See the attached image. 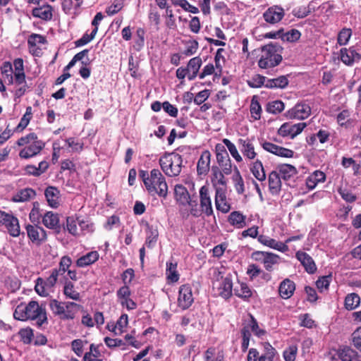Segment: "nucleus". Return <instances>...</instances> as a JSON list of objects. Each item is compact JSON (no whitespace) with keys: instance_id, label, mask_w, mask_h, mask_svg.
I'll return each mask as SVG.
<instances>
[{"instance_id":"48","label":"nucleus","mask_w":361,"mask_h":361,"mask_svg":"<svg viewBox=\"0 0 361 361\" xmlns=\"http://www.w3.org/2000/svg\"><path fill=\"white\" fill-rule=\"evenodd\" d=\"M342 361H357V353L349 347L343 348L339 353Z\"/></svg>"},{"instance_id":"50","label":"nucleus","mask_w":361,"mask_h":361,"mask_svg":"<svg viewBox=\"0 0 361 361\" xmlns=\"http://www.w3.org/2000/svg\"><path fill=\"white\" fill-rule=\"evenodd\" d=\"M223 143L227 147L230 154L238 163H240L243 161L242 156L240 154L237 147L233 142H231L228 139L224 138L223 140Z\"/></svg>"},{"instance_id":"9","label":"nucleus","mask_w":361,"mask_h":361,"mask_svg":"<svg viewBox=\"0 0 361 361\" xmlns=\"http://www.w3.org/2000/svg\"><path fill=\"white\" fill-rule=\"evenodd\" d=\"M255 137H240L238 140V145L244 158L247 161L257 159V153L255 147Z\"/></svg>"},{"instance_id":"53","label":"nucleus","mask_w":361,"mask_h":361,"mask_svg":"<svg viewBox=\"0 0 361 361\" xmlns=\"http://www.w3.org/2000/svg\"><path fill=\"white\" fill-rule=\"evenodd\" d=\"M284 103L281 100H275L267 104L266 110L267 112L277 114L284 109Z\"/></svg>"},{"instance_id":"37","label":"nucleus","mask_w":361,"mask_h":361,"mask_svg":"<svg viewBox=\"0 0 361 361\" xmlns=\"http://www.w3.org/2000/svg\"><path fill=\"white\" fill-rule=\"evenodd\" d=\"M166 274L169 283H174L177 282L180 278V274L177 271V263L167 262Z\"/></svg>"},{"instance_id":"52","label":"nucleus","mask_w":361,"mask_h":361,"mask_svg":"<svg viewBox=\"0 0 361 361\" xmlns=\"http://www.w3.org/2000/svg\"><path fill=\"white\" fill-rule=\"evenodd\" d=\"M174 6H180L185 11L192 13H198L200 12L197 7L191 5L187 0H171Z\"/></svg>"},{"instance_id":"35","label":"nucleus","mask_w":361,"mask_h":361,"mask_svg":"<svg viewBox=\"0 0 361 361\" xmlns=\"http://www.w3.org/2000/svg\"><path fill=\"white\" fill-rule=\"evenodd\" d=\"M289 81L286 75H281L276 78L267 79L265 87L269 89H284L288 85Z\"/></svg>"},{"instance_id":"5","label":"nucleus","mask_w":361,"mask_h":361,"mask_svg":"<svg viewBox=\"0 0 361 361\" xmlns=\"http://www.w3.org/2000/svg\"><path fill=\"white\" fill-rule=\"evenodd\" d=\"M174 197L178 203L181 205H189L190 214L194 217H199V210L197 200H192L188 189L182 184H176L174 187Z\"/></svg>"},{"instance_id":"59","label":"nucleus","mask_w":361,"mask_h":361,"mask_svg":"<svg viewBox=\"0 0 361 361\" xmlns=\"http://www.w3.org/2000/svg\"><path fill=\"white\" fill-rule=\"evenodd\" d=\"M267 78L259 74L254 75L250 80H247V85L252 88H259L262 86L265 87Z\"/></svg>"},{"instance_id":"40","label":"nucleus","mask_w":361,"mask_h":361,"mask_svg":"<svg viewBox=\"0 0 361 361\" xmlns=\"http://www.w3.org/2000/svg\"><path fill=\"white\" fill-rule=\"evenodd\" d=\"M63 291L66 298L75 301H80V294L75 290V286L71 281H66Z\"/></svg>"},{"instance_id":"36","label":"nucleus","mask_w":361,"mask_h":361,"mask_svg":"<svg viewBox=\"0 0 361 361\" xmlns=\"http://www.w3.org/2000/svg\"><path fill=\"white\" fill-rule=\"evenodd\" d=\"M26 229L29 238L33 242L39 243L41 239L45 236V231L42 227L28 225Z\"/></svg>"},{"instance_id":"32","label":"nucleus","mask_w":361,"mask_h":361,"mask_svg":"<svg viewBox=\"0 0 361 361\" xmlns=\"http://www.w3.org/2000/svg\"><path fill=\"white\" fill-rule=\"evenodd\" d=\"M99 255L97 251H91L79 257L75 262L78 267H85L92 264L99 259Z\"/></svg>"},{"instance_id":"44","label":"nucleus","mask_w":361,"mask_h":361,"mask_svg":"<svg viewBox=\"0 0 361 361\" xmlns=\"http://www.w3.org/2000/svg\"><path fill=\"white\" fill-rule=\"evenodd\" d=\"M264 353L260 355L259 361H274L277 352L276 349L269 343H264Z\"/></svg>"},{"instance_id":"11","label":"nucleus","mask_w":361,"mask_h":361,"mask_svg":"<svg viewBox=\"0 0 361 361\" xmlns=\"http://www.w3.org/2000/svg\"><path fill=\"white\" fill-rule=\"evenodd\" d=\"M215 152L216 161L220 167L222 168L224 173L228 175L232 171V166L228 153L222 144L218 143L215 146Z\"/></svg>"},{"instance_id":"51","label":"nucleus","mask_w":361,"mask_h":361,"mask_svg":"<svg viewBox=\"0 0 361 361\" xmlns=\"http://www.w3.org/2000/svg\"><path fill=\"white\" fill-rule=\"evenodd\" d=\"M49 307L54 315L58 316L61 319H62L65 310V303L56 300H51L49 302Z\"/></svg>"},{"instance_id":"61","label":"nucleus","mask_w":361,"mask_h":361,"mask_svg":"<svg viewBox=\"0 0 361 361\" xmlns=\"http://www.w3.org/2000/svg\"><path fill=\"white\" fill-rule=\"evenodd\" d=\"M331 281V275L319 277L316 281L317 288L320 292H322L324 290H328Z\"/></svg>"},{"instance_id":"15","label":"nucleus","mask_w":361,"mask_h":361,"mask_svg":"<svg viewBox=\"0 0 361 361\" xmlns=\"http://www.w3.org/2000/svg\"><path fill=\"white\" fill-rule=\"evenodd\" d=\"M215 206L218 211H220L224 214H226L231 210V206L227 199L226 189L219 187H216Z\"/></svg>"},{"instance_id":"17","label":"nucleus","mask_w":361,"mask_h":361,"mask_svg":"<svg viewBox=\"0 0 361 361\" xmlns=\"http://www.w3.org/2000/svg\"><path fill=\"white\" fill-rule=\"evenodd\" d=\"M306 126L305 123H299L293 125L285 123L279 128L278 133L283 137L290 136L291 138H294L303 130Z\"/></svg>"},{"instance_id":"54","label":"nucleus","mask_w":361,"mask_h":361,"mask_svg":"<svg viewBox=\"0 0 361 361\" xmlns=\"http://www.w3.org/2000/svg\"><path fill=\"white\" fill-rule=\"evenodd\" d=\"M301 36L300 32L297 29H291L290 30L282 32L281 39L284 42H297Z\"/></svg>"},{"instance_id":"22","label":"nucleus","mask_w":361,"mask_h":361,"mask_svg":"<svg viewBox=\"0 0 361 361\" xmlns=\"http://www.w3.org/2000/svg\"><path fill=\"white\" fill-rule=\"evenodd\" d=\"M295 290V283L289 279L282 281L279 287V293L281 298L287 300L292 297Z\"/></svg>"},{"instance_id":"57","label":"nucleus","mask_w":361,"mask_h":361,"mask_svg":"<svg viewBox=\"0 0 361 361\" xmlns=\"http://www.w3.org/2000/svg\"><path fill=\"white\" fill-rule=\"evenodd\" d=\"M159 232L157 229L152 226H148V234L145 240V245L149 247H152L157 241Z\"/></svg>"},{"instance_id":"43","label":"nucleus","mask_w":361,"mask_h":361,"mask_svg":"<svg viewBox=\"0 0 361 361\" xmlns=\"http://www.w3.org/2000/svg\"><path fill=\"white\" fill-rule=\"evenodd\" d=\"M101 353L99 350V346L92 343L90 346V351L87 352L83 357V361H103L99 358Z\"/></svg>"},{"instance_id":"45","label":"nucleus","mask_w":361,"mask_h":361,"mask_svg":"<svg viewBox=\"0 0 361 361\" xmlns=\"http://www.w3.org/2000/svg\"><path fill=\"white\" fill-rule=\"evenodd\" d=\"M39 204L37 202L33 203V207L30 213V219L32 223H42L45 225V215L42 216L39 212Z\"/></svg>"},{"instance_id":"38","label":"nucleus","mask_w":361,"mask_h":361,"mask_svg":"<svg viewBox=\"0 0 361 361\" xmlns=\"http://www.w3.org/2000/svg\"><path fill=\"white\" fill-rule=\"evenodd\" d=\"M212 177L211 180L214 185H226V180L224 176V173L219 169L218 166H213L211 169Z\"/></svg>"},{"instance_id":"26","label":"nucleus","mask_w":361,"mask_h":361,"mask_svg":"<svg viewBox=\"0 0 361 361\" xmlns=\"http://www.w3.org/2000/svg\"><path fill=\"white\" fill-rule=\"evenodd\" d=\"M47 202L52 208H58L61 204L60 190L53 186L47 187Z\"/></svg>"},{"instance_id":"63","label":"nucleus","mask_w":361,"mask_h":361,"mask_svg":"<svg viewBox=\"0 0 361 361\" xmlns=\"http://www.w3.org/2000/svg\"><path fill=\"white\" fill-rule=\"evenodd\" d=\"M96 35V30H92L90 35L85 33L80 39L75 42V47H79L88 44L95 37Z\"/></svg>"},{"instance_id":"23","label":"nucleus","mask_w":361,"mask_h":361,"mask_svg":"<svg viewBox=\"0 0 361 361\" xmlns=\"http://www.w3.org/2000/svg\"><path fill=\"white\" fill-rule=\"evenodd\" d=\"M269 190L272 195H277L281 190V178L276 173V171H272L268 175Z\"/></svg>"},{"instance_id":"47","label":"nucleus","mask_w":361,"mask_h":361,"mask_svg":"<svg viewBox=\"0 0 361 361\" xmlns=\"http://www.w3.org/2000/svg\"><path fill=\"white\" fill-rule=\"evenodd\" d=\"M250 111L251 116L254 120L257 121L260 119L262 107L256 96H254L251 100Z\"/></svg>"},{"instance_id":"8","label":"nucleus","mask_w":361,"mask_h":361,"mask_svg":"<svg viewBox=\"0 0 361 361\" xmlns=\"http://www.w3.org/2000/svg\"><path fill=\"white\" fill-rule=\"evenodd\" d=\"M194 302L192 288L190 284H183L179 287L177 305L182 310L189 309Z\"/></svg>"},{"instance_id":"46","label":"nucleus","mask_w":361,"mask_h":361,"mask_svg":"<svg viewBox=\"0 0 361 361\" xmlns=\"http://www.w3.org/2000/svg\"><path fill=\"white\" fill-rule=\"evenodd\" d=\"M240 335L242 338L241 350L245 353L248 349L252 334L250 330L243 323V328L240 329Z\"/></svg>"},{"instance_id":"1","label":"nucleus","mask_w":361,"mask_h":361,"mask_svg":"<svg viewBox=\"0 0 361 361\" xmlns=\"http://www.w3.org/2000/svg\"><path fill=\"white\" fill-rule=\"evenodd\" d=\"M233 275L225 267H221L214 269L212 288L218 295L227 300L233 295Z\"/></svg>"},{"instance_id":"25","label":"nucleus","mask_w":361,"mask_h":361,"mask_svg":"<svg viewBox=\"0 0 361 361\" xmlns=\"http://www.w3.org/2000/svg\"><path fill=\"white\" fill-rule=\"evenodd\" d=\"M340 59L345 65H352L355 60H360L361 55L353 48H342L340 50Z\"/></svg>"},{"instance_id":"16","label":"nucleus","mask_w":361,"mask_h":361,"mask_svg":"<svg viewBox=\"0 0 361 361\" xmlns=\"http://www.w3.org/2000/svg\"><path fill=\"white\" fill-rule=\"evenodd\" d=\"M45 39L43 36L38 34H32L27 40L30 52L35 56H42L43 55V49Z\"/></svg>"},{"instance_id":"29","label":"nucleus","mask_w":361,"mask_h":361,"mask_svg":"<svg viewBox=\"0 0 361 361\" xmlns=\"http://www.w3.org/2000/svg\"><path fill=\"white\" fill-rule=\"evenodd\" d=\"M311 113V109L309 105L305 104H298L291 109L290 117L298 119L307 118Z\"/></svg>"},{"instance_id":"20","label":"nucleus","mask_w":361,"mask_h":361,"mask_svg":"<svg viewBox=\"0 0 361 361\" xmlns=\"http://www.w3.org/2000/svg\"><path fill=\"white\" fill-rule=\"evenodd\" d=\"M47 228L59 234L64 228L63 224L60 222V215L53 212H47Z\"/></svg>"},{"instance_id":"34","label":"nucleus","mask_w":361,"mask_h":361,"mask_svg":"<svg viewBox=\"0 0 361 361\" xmlns=\"http://www.w3.org/2000/svg\"><path fill=\"white\" fill-rule=\"evenodd\" d=\"M42 145H43L40 142L35 140L27 147L24 148L20 152V157L27 159L35 156L40 152L42 148Z\"/></svg>"},{"instance_id":"55","label":"nucleus","mask_w":361,"mask_h":361,"mask_svg":"<svg viewBox=\"0 0 361 361\" xmlns=\"http://www.w3.org/2000/svg\"><path fill=\"white\" fill-rule=\"evenodd\" d=\"M185 48L182 52V54L185 56H190L192 55H194L199 48V43L195 39L188 40L185 42Z\"/></svg>"},{"instance_id":"13","label":"nucleus","mask_w":361,"mask_h":361,"mask_svg":"<svg viewBox=\"0 0 361 361\" xmlns=\"http://www.w3.org/2000/svg\"><path fill=\"white\" fill-rule=\"evenodd\" d=\"M260 145L265 151L274 155L284 158L293 157L294 152L292 149L279 146L267 140H262Z\"/></svg>"},{"instance_id":"6","label":"nucleus","mask_w":361,"mask_h":361,"mask_svg":"<svg viewBox=\"0 0 361 361\" xmlns=\"http://www.w3.org/2000/svg\"><path fill=\"white\" fill-rule=\"evenodd\" d=\"M42 314V308L39 304L34 300L30 301L27 305L20 303L18 305L13 313L16 319L26 321L27 319H35Z\"/></svg>"},{"instance_id":"58","label":"nucleus","mask_w":361,"mask_h":361,"mask_svg":"<svg viewBox=\"0 0 361 361\" xmlns=\"http://www.w3.org/2000/svg\"><path fill=\"white\" fill-rule=\"evenodd\" d=\"M145 31L142 27H138L136 30L134 49L140 51L145 46Z\"/></svg>"},{"instance_id":"30","label":"nucleus","mask_w":361,"mask_h":361,"mask_svg":"<svg viewBox=\"0 0 361 361\" xmlns=\"http://www.w3.org/2000/svg\"><path fill=\"white\" fill-rule=\"evenodd\" d=\"M202 64V59L195 56L190 59L187 65V69L190 74L188 75V80H193L199 75V70Z\"/></svg>"},{"instance_id":"3","label":"nucleus","mask_w":361,"mask_h":361,"mask_svg":"<svg viewBox=\"0 0 361 361\" xmlns=\"http://www.w3.org/2000/svg\"><path fill=\"white\" fill-rule=\"evenodd\" d=\"M147 183L146 190L150 195H158L164 199L167 197L169 187L166 178L160 170L157 169H152L150 180H148Z\"/></svg>"},{"instance_id":"33","label":"nucleus","mask_w":361,"mask_h":361,"mask_svg":"<svg viewBox=\"0 0 361 361\" xmlns=\"http://www.w3.org/2000/svg\"><path fill=\"white\" fill-rule=\"evenodd\" d=\"M81 308L82 307L80 305L74 302H66L62 320L73 319Z\"/></svg>"},{"instance_id":"28","label":"nucleus","mask_w":361,"mask_h":361,"mask_svg":"<svg viewBox=\"0 0 361 361\" xmlns=\"http://www.w3.org/2000/svg\"><path fill=\"white\" fill-rule=\"evenodd\" d=\"M250 171L254 177L260 182L266 180V173L261 160L255 159L250 164Z\"/></svg>"},{"instance_id":"49","label":"nucleus","mask_w":361,"mask_h":361,"mask_svg":"<svg viewBox=\"0 0 361 361\" xmlns=\"http://www.w3.org/2000/svg\"><path fill=\"white\" fill-rule=\"evenodd\" d=\"M234 182V187L238 194L242 195L245 192V185L243 177L241 176L239 170L235 167V174L233 176Z\"/></svg>"},{"instance_id":"39","label":"nucleus","mask_w":361,"mask_h":361,"mask_svg":"<svg viewBox=\"0 0 361 361\" xmlns=\"http://www.w3.org/2000/svg\"><path fill=\"white\" fill-rule=\"evenodd\" d=\"M35 196V192L31 188H25L19 190L12 197L14 202H22L29 200Z\"/></svg>"},{"instance_id":"12","label":"nucleus","mask_w":361,"mask_h":361,"mask_svg":"<svg viewBox=\"0 0 361 361\" xmlns=\"http://www.w3.org/2000/svg\"><path fill=\"white\" fill-rule=\"evenodd\" d=\"M200 216L204 214L207 216L213 215L214 211L212 204V200L209 194V187L203 185L200 189Z\"/></svg>"},{"instance_id":"14","label":"nucleus","mask_w":361,"mask_h":361,"mask_svg":"<svg viewBox=\"0 0 361 361\" xmlns=\"http://www.w3.org/2000/svg\"><path fill=\"white\" fill-rule=\"evenodd\" d=\"M71 264L72 260L70 257L66 255L62 257L59 262V269H53L51 275L47 278V286H53L56 283L59 275H62L66 272V270H68V268H69Z\"/></svg>"},{"instance_id":"4","label":"nucleus","mask_w":361,"mask_h":361,"mask_svg":"<svg viewBox=\"0 0 361 361\" xmlns=\"http://www.w3.org/2000/svg\"><path fill=\"white\" fill-rule=\"evenodd\" d=\"M159 164L166 176L176 177L181 172L183 158L180 154L176 152L166 153L159 159Z\"/></svg>"},{"instance_id":"56","label":"nucleus","mask_w":361,"mask_h":361,"mask_svg":"<svg viewBox=\"0 0 361 361\" xmlns=\"http://www.w3.org/2000/svg\"><path fill=\"white\" fill-rule=\"evenodd\" d=\"M13 68L10 63H5L1 67L2 77L5 82L12 84L13 82Z\"/></svg>"},{"instance_id":"10","label":"nucleus","mask_w":361,"mask_h":361,"mask_svg":"<svg viewBox=\"0 0 361 361\" xmlns=\"http://www.w3.org/2000/svg\"><path fill=\"white\" fill-rule=\"evenodd\" d=\"M0 225L4 226L11 235L17 237L20 235L18 219L13 214L0 210Z\"/></svg>"},{"instance_id":"60","label":"nucleus","mask_w":361,"mask_h":361,"mask_svg":"<svg viewBox=\"0 0 361 361\" xmlns=\"http://www.w3.org/2000/svg\"><path fill=\"white\" fill-rule=\"evenodd\" d=\"M352 35V30L350 28H343L338 35L337 42L340 45H345L349 41Z\"/></svg>"},{"instance_id":"41","label":"nucleus","mask_w":361,"mask_h":361,"mask_svg":"<svg viewBox=\"0 0 361 361\" xmlns=\"http://www.w3.org/2000/svg\"><path fill=\"white\" fill-rule=\"evenodd\" d=\"M234 294L244 300H248L252 295V292L250 287L245 283H239V286H236L234 289Z\"/></svg>"},{"instance_id":"64","label":"nucleus","mask_w":361,"mask_h":361,"mask_svg":"<svg viewBox=\"0 0 361 361\" xmlns=\"http://www.w3.org/2000/svg\"><path fill=\"white\" fill-rule=\"evenodd\" d=\"M66 228L69 233L74 236L78 235L77 221L73 216H68L66 218Z\"/></svg>"},{"instance_id":"42","label":"nucleus","mask_w":361,"mask_h":361,"mask_svg":"<svg viewBox=\"0 0 361 361\" xmlns=\"http://www.w3.org/2000/svg\"><path fill=\"white\" fill-rule=\"evenodd\" d=\"M360 303V298L358 294L352 293L348 294L345 298L344 305L346 310H353L357 307Z\"/></svg>"},{"instance_id":"7","label":"nucleus","mask_w":361,"mask_h":361,"mask_svg":"<svg viewBox=\"0 0 361 361\" xmlns=\"http://www.w3.org/2000/svg\"><path fill=\"white\" fill-rule=\"evenodd\" d=\"M251 257L257 262L263 264L265 269L269 272L275 269V266L280 263L281 257L274 253L263 251H255Z\"/></svg>"},{"instance_id":"62","label":"nucleus","mask_w":361,"mask_h":361,"mask_svg":"<svg viewBox=\"0 0 361 361\" xmlns=\"http://www.w3.org/2000/svg\"><path fill=\"white\" fill-rule=\"evenodd\" d=\"M298 353V347L295 345H290L283 353L285 361H295Z\"/></svg>"},{"instance_id":"2","label":"nucleus","mask_w":361,"mask_h":361,"mask_svg":"<svg viewBox=\"0 0 361 361\" xmlns=\"http://www.w3.org/2000/svg\"><path fill=\"white\" fill-rule=\"evenodd\" d=\"M283 48L277 43L270 42L262 47V55L258 61V66L262 69L277 66L283 60Z\"/></svg>"},{"instance_id":"21","label":"nucleus","mask_w":361,"mask_h":361,"mask_svg":"<svg viewBox=\"0 0 361 361\" xmlns=\"http://www.w3.org/2000/svg\"><path fill=\"white\" fill-rule=\"evenodd\" d=\"M276 173L280 176L281 178L284 181H288L295 178L298 173L297 169L288 164H279L276 167Z\"/></svg>"},{"instance_id":"31","label":"nucleus","mask_w":361,"mask_h":361,"mask_svg":"<svg viewBox=\"0 0 361 361\" xmlns=\"http://www.w3.org/2000/svg\"><path fill=\"white\" fill-rule=\"evenodd\" d=\"M228 221L236 228H243L246 226V216L239 211H234L228 215Z\"/></svg>"},{"instance_id":"24","label":"nucleus","mask_w":361,"mask_h":361,"mask_svg":"<svg viewBox=\"0 0 361 361\" xmlns=\"http://www.w3.org/2000/svg\"><path fill=\"white\" fill-rule=\"evenodd\" d=\"M211 153L208 150L202 152L197 164L199 175H206L210 169Z\"/></svg>"},{"instance_id":"18","label":"nucleus","mask_w":361,"mask_h":361,"mask_svg":"<svg viewBox=\"0 0 361 361\" xmlns=\"http://www.w3.org/2000/svg\"><path fill=\"white\" fill-rule=\"evenodd\" d=\"M295 257L301 263L305 270L308 274H314L317 271L316 264L312 257L305 252L299 250L295 254Z\"/></svg>"},{"instance_id":"27","label":"nucleus","mask_w":361,"mask_h":361,"mask_svg":"<svg viewBox=\"0 0 361 361\" xmlns=\"http://www.w3.org/2000/svg\"><path fill=\"white\" fill-rule=\"evenodd\" d=\"M248 319L243 320V324L254 335L258 338H262L267 334L266 330L259 327L258 322L252 314H248Z\"/></svg>"},{"instance_id":"19","label":"nucleus","mask_w":361,"mask_h":361,"mask_svg":"<svg viewBox=\"0 0 361 361\" xmlns=\"http://www.w3.org/2000/svg\"><path fill=\"white\" fill-rule=\"evenodd\" d=\"M284 16V11L279 6L269 8L263 14L264 20L270 24H276L281 21Z\"/></svg>"}]
</instances>
